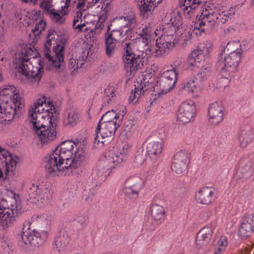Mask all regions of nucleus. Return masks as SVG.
<instances>
[{
    "label": "nucleus",
    "instance_id": "nucleus-11",
    "mask_svg": "<svg viewBox=\"0 0 254 254\" xmlns=\"http://www.w3.org/2000/svg\"><path fill=\"white\" fill-rule=\"evenodd\" d=\"M113 22L117 26L125 30V35L133 34L139 23L137 20L135 12L130 9L124 13L121 16L113 19Z\"/></svg>",
    "mask_w": 254,
    "mask_h": 254
},
{
    "label": "nucleus",
    "instance_id": "nucleus-10",
    "mask_svg": "<svg viewBox=\"0 0 254 254\" xmlns=\"http://www.w3.org/2000/svg\"><path fill=\"white\" fill-rule=\"evenodd\" d=\"M121 124V121L108 123L99 122L95 130L94 143L99 144L101 142L103 145H107L114 138L116 131Z\"/></svg>",
    "mask_w": 254,
    "mask_h": 254
},
{
    "label": "nucleus",
    "instance_id": "nucleus-4",
    "mask_svg": "<svg viewBox=\"0 0 254 254\" xmlns=\"http://www.w3.org/2000/svg\"><path fill=\"white\" fill-rule=\"evenodd\" d=\"M48 238V232L45 230H30L29 223L25 222L23 232L17 235L18 244L22 249H36L44 244Z\"/></svg>",
    "mask_w": 254,
    "mask_h": 254
},
{
    "label": "nucleus",
    "instance_id": "nucleus-24",
    "mask_svg": "<svg viewBox=\"0 0 254 254\" xmlns=\"http://www.w3.org/2000/svg\"><path fill=\"white\" fill-rule=\"evenodd\" d=\"M254 140V131L250 125L241 127L238 133V140L241 147L245 148Z\"/></svg>",
    "mask_w": 254,
    "mask_h": 254
},
{
    "label": "nucleus",
    "instance_id": "nucleus-1",
    "mask_svg": "<svg viewBox=\"0 0 254 254\" xmlns=\"http://www.w3.org/2000/svg\"><path fill=\"white\" fill-rule=\"evenodd\" d=\"M77 144L71 140L62 142L50 154L45 165V169L49 174L60 176L62 172V167L68 165L70 157L73 155L74 146Z\"/></svg>",
    "mask_w": 254,
    "mask_h": 254
},
{
    "label": "nucleus",
    "instance_id": "nucleus-13",
    "mask_svg": "<svg viewBox=\"0 0 254 254\" xmlns=\"http://www.w3.org/2000/svg\"><path fill=\"white\" fill-rule=\"evenodd\" d=\"M22 208L17 204H11L10 208H2L0 206V226L3 229L11 227L15 218L22 213Z\"/></svg>",
    "mask_w": 254,
    "mask_h": 254
},
{
    "label": "nucleus",
    "instance_id": "nucleus-6",
    "mask_svg": "<svg viewBox=\"0 0 254 254\" xmlns=\"http://www.w3.org/2000/svg\"><path fill=\"white\" fill-rule=\"evenodd\" d=\"M123 60L125 68L131 74H134L137 70L141 68L145 62L143 53L135 54L132 48V44L130 42L122 43Z\"/></svg>",
    "mask_w": 254,
    "mask_h": 254
},
{
    "label": "nucleus",
    "instance_id": "nucleus-14",
    "mask_svg": "<svg viewBox=\"0 0 254 254\" xmlns=\"http://www.w3.org/2000/svg\"><path fill=\"white\" fill-rule=\"evenodd\" d=\"M28 192L32 198L44 204H48L52 198V192L43 183L30 184Z\"/></svg>",
    "mask_w": 254,
    "mask_h": 254
},
{
    "label": "nucleus",
    "instance_id": "nucleus-55",
    "mask_svg": "<svg viewBox=\"0 0 254 254\" xmlns=\"http://www.w3.org/2000/svg\"><path fill=\"white\" fill-rule=\"evenodd\" d=\"M133 122L130 120V121H127V122H126L125 123V130H127V131H130V129L132 128V127L133 126Z\"/></svg>",
    "mask_w": 254,
    "mask_h": 254
},
{
    "label": "nucleus",
    "instance_id": "nucleus-5",
    "mask_svg": "<svg viewBox=\"0 0 254 254\" xmlns=\"http://www.w3.org/2000/svg\"><path fill=\"white\" fill-rule=\"evenodd\" d=\"M56 31L50 30L47 36L45 43L44 56L49 62H52L53 65L58 68V72H62L60 68L64 63V46L58 44L55 40Z\"/></svg>",
    "mask_w": 254,
    "mask_h": 254
},
{
    "label": "nucleus",
    "instance_id": "nucleus-48",
    "mask_svg": "<svg viewBox=\"0 0 254 254\" xmlns=\"http://www.w3.org/2000/svg\"><path fill=\"white\" fill-rule=\"evenodd\" d=\"M7 162L8 165L7 166L5 165L6 172L5 174L7 175L10 171H12L13 168H15L16 165V161L13 160L12 158L11 155L9 154L7 157Z\"/></svg>",
    "mask_w": 254,
    "mask_h": 254
},
{
    "label": "nucleus",
    "instance_id": "nucleus-60",
    "mask_svg": "<svg viewBox=\"0 0 254 254\" xmlns=\"http://www.w3.org/2000/svg\"><path fill=\"white\" fill-rule=\"evenodd\" d=\"M71 0H65L64 5V6H62L61 8H64V9H67L70 5Z\"/></svg>",
    "mask_w": 254,
    "mask_h": 254
},
{
    "label": "nucleus",
    "instance_id": "nucleus-9",
    "mask_svg": "<svg viewBox=\"0 0 254 254\" xmlns=\"http://www.w3.org/2000/svg\"><path fill=\"white\" fill-rule=\"evenodd\" d=\"M178 72L176 68H173L164 71L160 75L153 87L154 91L157 93L158 97L172 90L177 82Z\"/></svg>",
    "mask_w": 254,
    "mask_h": 254
},
{
    "label": "nucleus",
    "instance_id": "nucleus-36",
    "mask_svg": "<svg viewBox=\"0 0 254 254\" xmlns=\"http://www.w3.org/2000/svg\"><path fill=\"white\" fill-rule=\"evenodd\" d=\"M165 213V208L160 205L153 204L151 206V215L155 220H164L166 216Z\"/></svg>",
    "mask_w": 254,
    "mask_h": 254
},
{
    "label": "nucleus",
    "instance_id": "nucleus-37",
    "mask_svg": "<svg viewBox=\"0 0 254 254\" xmlns=\"http://www.w3.org/2000/svg\"><path fill=\"white\" fill-rule=\"evenodd\" d=\"M175 27L174 26H170L169 28V32L165 31L164 35H161L159 39L161 40L162 42L168 44L169 47L172 48L175 45Z\"/></svg>",
    "mask_w": 254,
    "mask_h": 254
},
{
    "label": "nucleus",
    "instance_id": "nucleus-53",
    "mask_svg": "<svg viewBox=\"0 0 254 254\" xmlns=\"http://www.w3.org/2000/svg\"><path fill=\"white\" fill-rule=\"evenodd\" d=\"M235 30L231 27H227L224 30V33L226 36L230 37L232 36L235 33Z\"/></svg>",
    "mask_w": 254,
    "mask_h": 254
},
{
    "label": "nucleus",
    "instance_id": "nucleus-47",
    "mask_svg": "<svg viewBox=\"0 0 254 254\" xmlns=\"http://www.w3.org/2000/svg\"><path fill=\"white\" fill-rule=\"evenodd\" d=\"M46 25V22L43 20H41L36 24L34 28L32 29V32L34 34L38 35L44 31Z\"/></svg>",
    "mask_w": 254,
    "mask_h": 254
},
{
    "label": "nucleus",
    "instance_id": "nucleus-25",
    "mask_svg": "<svg viewBox=\"0 0 254 254\" xmlns=\"http://www.w3.org/2000/svg\"><path fill=\"white\" fill-rule=\"evenodd\" d=\"M154 32L152 27L149 24H142L137 27L135 33L138 37L137 39H140L141 41L147 46L151 40V35Z\"/></svg>",
    "mask_w": 254,
    "mask_h": 254
},
{
    "label": "nucleus",
    "instance_id": "nucleus-54",
    "mask_svg": "<svg viewBox=\"0 0 254 254\" xmlns=\"http://www.w3.org/2000/svg\"><path fill=\"white\" fill-rule=\"evenodd\" d=\"M223 244H222V247ZM226 248H218L215 246H214V254H222L225 251Z\"/></svg>",
    "mask_w": 254,
    "mask_h": 254
},
{
    "label": "nucleus",
    "instance_id": "nucleus-41",
    "mask_svg": "<svg viewBox=\"0 0 254 254\" xmlns=\"http://www.w3.org/2000/svg\"><path fill=\"white\" fill-rule=\"evenodd\" d=\"M120 116L117 114L115 111L112 110L107 112L104 115H103L99 122L106 123L110 122L118 123V121H121L122 122L123 116H122L121 119H120Z\"/></svg>",
    "mask_w": 254,
    "mask_h": 254
},
{
    "label": "nucleus",
    "instance_id": "nucleus-32",
    "mask_svg": "<svg viewBox=\"0 0 254 254\" xmlns=\"http://www.w3.org/2000/svg\"><path fill=\"white\" fill-rule=\"evenodd\" d=\"M241 45L239 42L232 41L228 42L226 45L221 47V53L219 55H231L232 54H237L242 55V52L240 48Z\"/></svg>",
    "mask_w": 254,
    "mask_h": 254
},
{
    "label": "nucleus",
    "instance_id": "nucleus-59",
    "mask_svg": "<svg viewBox=\"0 0 254 254\" xmlns=\"http://www.w3.org/2000/svg\"><path fill=\"white\" fill-rule=\"evenodd\" d=\"M197 30L199 31V33L200 34L201 33H202V32H204V31H205V28H202V27L200 28V27H199V24H198V22L196 23V26L194 27V30Z\"/></svg>",
    "mask_w": 254,
    "mask_h": 254
},
{
    "label": "nucleus",
    "instance_id": "nucleus-2",
    "mask_svg": "<svg viewBox=\"0 0 254 254\" xmlns=\"http://www.w3.org/2000/svg\"><path fill=\"white\" fill-rule=\"evenodd\" d=\"M45 113L47 115L46 123L40 120L43 118V116L39 115L37 116L32 113L31 115L33 129L39 136L42 145L54 140L57 135V124L56 120L54 119V113L50 112L49 109H47Z\"/></svg>",
    "mask_w": 254,
    "mask_h": 254
},
{
    "label": "nucleus",
    "instance_id": "nucleus-27",
    "mask_svg": "<svg viewBox=\"0 0 254 254\" xmlns=\"http://www.w3.org/2000/svg\"><path fill=\"white\" fill-rule=\"evenodd\" d=\"M114 26H117V25L113 22V19L107 27V31L105 33V38L115 42H120V40L124 35H125V31L119 26L118 28H112Z\"/></svg>",
    "mask_w": 254,
    "mask_h": 254
},
{
    "label": "nucleus",
    "instance_id": "nucleus-50",
    "mask_svg": "<svg viewBox=\"0 0 254 254\" xmlns=\"http://www.w3.org/2000/svg\"><path fill=\"white\" fill-rule=\"evenodd\" d=\"M22 1L26 3L33 2L34 4H36L38 3L39 0H22ZM39 1H40L39 5L53 6V0H39Z\"/></svg>",
    "mask_w": 254,
    "mask_h": 254
},
{
    "label": "nucleus",
    "instance_id": "nucleus-56",
    "mask_svg": "<svg viewBox=\"0 0 254 254\" xmlns=\"http://www.w3.org/2000/svg\"><path fill=\"white\" fill-rule=\"evenodd\" d=\"M93 196H94V190L93 189H89V191L88 192V194H86V197L85 198L86 201H88L89 200H91Z\"/></svg>",
    "mask_w": 254,
    "mask_h": 254
},
{
    "label": "nucleus",
    "instance_id": "nucleus-42",
    "mask_svg": "<svg viewBox=\"0 0 254 254\" xmlns=\"http://www.w3.org/2000/svg\"><path fill=\"white\" fill-rule=\"evenodd\" d=\"M148 85L145 84V83L141 82L139 87H135L134 91L133 92L132 90L131 92V95L129 96V100H133L134 98L137 97L139 98L140 96L142 95H144L146 92L147 91L148 89Z\"/></svg>",
    "mask_w": 254,
    "mask_h": 254
},
{
    "label": "nucleus",
    "instance_id": "nucleus-28",
    "mask_svg": "<svg viewBox=\"0 0 254 254\" xmlns=\"http://www.w3.org/2000/svg\"><path fill=\"white\" fill-rule=\"evenodd\" d=\"M172 49L171 47H169V44L163 42L160 39H156V47L150 45L148 47L147 52L150 55L155 54V56L160 57L164 54L168 53L170 50ZM148 54V53H146Z\"/></svg>",
    "mask_w": 254,
    "mask_h": 254
},
{
    "label": "nucleus",
    "instance_id": "nucleus-63",
    "mask_svg": "<svg viewBox=\"0 0 254 254\" xmlns=\"http://www.w3.org/2000/svg\"><path fill=\"white\" fill-rule=\"evenodd\" d=\"M3 177V173L1 170V169H0V179H2Z\"/></svg>",
    "mask_w": 254,
    "mask_h": 254
},
{
    "label": "nucleus",
    "instance_id": "nucleus-44",
    "mask_svg": "<svg viewBox=\"0 0 254 254\" xmlns=\"http://www.w3.org/2000/svg\"><path fill=\"white\" fill-rule=\"evenodd\" d=\"M85 55L79 56L78 58L75 59L73 58L70 59L68 62V66L70 68L73 69L74 70H77L79 68L81 67L83 64L85 59L87 57H85Z\"/></svg>",
    "mask_w": 254,
    "mask_h": 254
},
{
    "label": "nucleus",
    "instance_id": "nucleus-12",
    "mask_svg": "<svg viewBox=\"0 0 254 254\" xmlns=\"http://www.w3.org/2000/svg\"><path fill=\"white\" fill-rule=\"evenodd\" d=\"M24 101L17 93L13 94V101H6L0 103V112L1 118L7 117L9 119L13 118L24 108Z\"/></svg>",
    "mask_w": 254,
    "mask_h": 254
},
{
    "label": "nucleus",
    "instance_id": "nucleus-3",
    "mask_svg": "<svg viewBox=\"0 0 254 254\" xmlns=\"http://www.w3.org/2000/svg\"><path fill=\"white\" fill-rule=\"evenodd\" d=\"M212 7L208 6L203 9L197 22L199 27L204 28L207 25L215 27L220 24H224L228 19H231L235 14L233 7L225 10V7L220 5Z\"/></svg>",
    "mask_w": 254,
    "mask_h": 254
},
{
    "label": "nucleus",
    "instance_id": "nucleus-58",
    "mask_svg": "<svg viewBox=\"0 0 254 254\" xmlns=\"http://www.w3.org/2000/svg\"><path fill=\"white\" fill-rule=\"evenodd\" d=\"M40 113L42 114V115H44L46 116V117L44 118H43V119H40V120L41 121H42V122H45L44 120H46V119H47V115H46V110H47V109H45V108H43V107L42 108H40Z\"/></svg>",
    "mask_w": 254,
    "mask_h": 254
},
{
    "label": "nucleus",
    "instance_id": "nucleus-18",
    "mask_svg": "<svg viewBox=\"0 0 254 254\" xmlns=\"http://www.w3.org/2000/svg\"><path fill=\"white\" fill-rule=\"evenodd\" d=\"M189 163V155L186 151H179L174 156L172 170L177 174H180L187 169Z\"/></svg>",
    "mask_w": 254,
    "mask_h": 254
},
{
    "label": "nucleus",
    "instance_id": "nucleus-22",
    "mask_svg": "<svg viewBox=\"0 0 254 254\" xmlns=\"http://www.w3.org/2000/svg\"><path fill=\"white\" fill-rule=\"evenodd\" d=\"M223 110L221 102H215L210 105L208 113L211 124L217 125L223 121Z\"/></svg>",
    "mask_w": 254,
    "mask_h": 254
},
{
    "label": "nucleus",
    "instance_id": "nucleus-7",
    "mask_svg": "<svg viewBox=\"0 0 254 254\" xmlns=\"http://www.w3.org/2000/svg\"><path fill=\"white\" fill-rule=\"evenodd\" d=\"M241 58L242 55L237 54L227 55L224 57L222 54L218 55L216 66L223 78L229 79L234 76Z\"/></svg>",
    "mask_w": 254,
    "mask_h": 254
},
{
    "label": "nucleus",
    "instance_id": "nucleus-17",
    "mask_svg": "<svg viewBox=\"0 0 254 254\" xmlns=\"http://www.w3.org/2000/svg\"><path fill=\"white\" fill-rule=\"evenodd\" d=\"M195 111V106L192 101L183 102L178 110L177 120L183 124L188 123L194 117Z\"/></svg>",
    "mask_w": 254,
    "mask_h": 254
},
{
    "label": "nucleus",
    "instance_id": "nucleus-15",
    "mask_svg": "<svg viewBox=\"0 0 254 254\" xmlns=\"http://www.w3.org/2000/svg\"><path fill=\"white\" fill-rule=\"evenodd\" d=\"M28 58H20V63L18 66V71L28 78H32L35 80H39L44 72L42 65L39 63V67H34L28 63Z\"/></svg>",
    "mask_w": 254,
    "mask_h": 254
},
{
    "label": "nucleus",
    "instance_id": "nucleus-34",
    "mask_svg": "<svg viewBox=\"0 0 254 254\" xmlns=\"http://www.w3.org/2000/svg\"><path fill=\"white\" fill-rule=\"evenodd\" d=\"M137 6L141 15L148 14L154 7L155 0H136Z\"/></svg>",
    "mask_w": 254,
    "mask_h": 254
},
{
    "label": "nucleus",
    "instance_id": "nucleus-57",
    "mask_svg": "<svg viewBox=\"0 0 254 254\" xmlns=\"http://www.w3.org/2000/svg\"><path fill=\"white\" fill-rule=\"evenodd\" d=\"M201 52V51H198L197 50H194L191 53L190 55H189V58H190L191 56L192 58H194V62H196L197 60V56H198Z\"/></svg>",
    "mask_w": 254,
    "mask_h": 254
},
{
    "label": "nucleus",
    "instance_id": "nucleus-61",
    "mask_svg": "<svg viewBox=\"0 0 254 254\" xmlns=\"http://www.w3.org/2000/svg\"><path fill=\"white\" fill-rule=\"evenodd\" d=\"M109 92H110V95H108L109 97H113L115 95L113 89L111 90H110V89H105V92L107 94H108Z\"/></svg>",
    "mask_w": 254,
    "mask_h": 254
},
{
    "label": "nucleus",
    "instance_id": "nucleus-8",
    "mask_svg": "<svg viewBox=\"0 0 254 254\" xmlns=\"http://www.w3.org/2000/svg\"><path fill=\"white\" fill-rule=\"evenodd\" d=\"M123 151L114 152L113 151H109L105 155V160L100 163V168L98 170V175L101 177L104 175V177L109 175L113 169L115 168L122 162L126 160L127 153V148L124 146Z\"/></svg>",
    "mask_w": 254,
    "mask_h": 254
},
{
    "label": "nucleus",
    "instance_id": "nucleus-43",
    "mask_svg": "<svg viewBox=\"0 0 254 254\" xmlns=\"http://www.w3.org/2000/svg\"><path fill=\"white\" fill-rule=\"evenodd\" d=\"M85 0H78V2L76 5V8L79 10L76 11L75 14L73 21V27H75L80 22L81 23L84 21L82 19V13L81 12V10L84 6Z\"/></svg>",
    "mask_w": 254,
    "mask_h": 254
},
{
    "label": "nucleus",
    "instance_id": "nucleus-16",
    "mask_svg": "<svg viewBox=\"0 0 254 254\" xmlns=\"http://www.w3.org/2000/svg\"><path fill=\"white\" fill-rule=\"evenodd\" d=\"M142 188V181L137 176H131L126 179L123 191L125 196L130 199H136Z\"/></svg>",
    "mask_w": 254,
    "mask_h": 254
},
{
    "label": "nucleus",
    "instance_id": "nucleus-26",
    "mask_svg": "<svg viewBox=\"0 0 254 254\" xmlns=\"http://www.w3.org/2000/svg\"><path fill=\"white\" fill-rule=\"evenodd\" d=\"M212 235V230L209 227H204L197 233L196 245L198 248H203L209 244Z\"/></svg>",
    "mask_w": 254,
    "mask_h": 254
},
{
    "label": "nucleus",
    "instance_id": "nucleus-29",
    "mask_svg": "<svg viewBox=\"0 0 254 254\" xmlns=\"http://www.w3.org/2000/svg\"><path fill=\"white\" fill-rule=\"evenodd\" d=\"M44 104H45V106L47 108V109H49L50 112L54 113H54L56 114V110H55L54 106L50 101H48V103H46L45 97H44L42 99H38L37 100L34 107L29 110V115L30 122L32 120V117L31 116L32 113L34 114V115L37 116H38L39 115H41V116H43V118L46 117L45 115H42L40 113V108H42Z\"/></svg>",
    "mask_w": 254,
    "mask_h": 254
},
{
    "label": "nucleus",
    "instance_id": "nucleus-31",
    "mask_svg": "<svg viewBox=\"0 0 254 254\" xmlns=\"http://www.w3.org/2000/svg\"><path fill=\"white\" fill-rule=\"evenodd\" d=\"M200 85L196 82L194 77L185 79L180 86V90L185 91L188 93L193 94L197 92L200 88Z\"/></svg>",
    "mask_w": 254,
    "mask_h": 254
},
{
    "label": "nucleus",
    "instance_id": "nucleus-52",
    "mask_svg": "<svg viewBox=\"0 0 254 254\" xmlns=\"http://www.w3.org/2000/svg\"><path fill=\"white\" fill-rule=\"evenodd\" d=\"M73 28L77 30L78 32H81L82 31L86 32L88 31V28L86 27L85 22H82L77 24Z\"/></svg>",
    "mask_w": 254,
    "mask_h": 254
},
{
    "label": "nucleus",
    "instance_id": "nucleus-20",
    "mask_svg": "<svg viewBox=\"0 0 254 254\" xmlns=\"http://www.w3.org/2000/svg\"><path fill=\"white\" fill-rule=\"evenodd\" d=\"M254 232V215H246L239 228L238 235L242 238L250 237Z\"/></svg>",
    "mask_w": 254,
    "mask_h": 254
},
{
    "label": "nucleus",
    "instance_id": "nucleus-35",
    "mask_svg": "<svg viewBox=\"0 0 254 254\" xmlns=\"http://www.w3.org/2000/svg\"><path fill=\"white\" fill-rule=\"evenodd\" d=\"M147 152L150 157H157L160 155L162 151V144L158 141L149 142L147 145Z\"/></svg>",
    "mask_w": 254,
    "mask_h": 254
},
{
    "label": "nucleus",
    "instance_id": "nucleus-51",
    "mask_svg": "<svg viewBox=\"0 0 254 254\" xmlns=\"http://www.w3.org/2000/svg\"><path fill=\"white\" fill-rule=\"evenodd\" d=\"M223 245V248H226L227 245V239L225 236H222L217 241L214 242V246H215L216 247H218V248H222V244Z\"/></svg>",
    "mask_w": 254,
    "mask_h": 254
},
{
    "label": "nucleus",
    "instance_id": "nucleus-49",
    "mask_svg": "<svg viewBox=\"0 0 254 254\" xmlns=\"http://www.w3.org/2000/svg\"><path fill=\"white\" fill-rule=\"evenodd\" d=\"M9 154L10 153L7 150L0 147V163L4 164V165L7 166L8 165L7 157L9 156Z\"/></svg>",
    "mask_w": 254,
    "mask_h": 254
},
{
    "label": "nucleus",
    "instance_id": "nucleus-38",
    "mask_svg": "<svg viewBox=\"0 0 254 254\" xmlns=\"http://www.w3.org/2000/svg\"><path fill=\"white\" fill-rule=\"evenodd\" d=\"M181 6H183V10L185 13L189 14L190 11L195 9L200 4V0H179Z\"/></svg>",
    "mask_w": 254,
    "mask_h": 254
},
{
    "label": "nucleus",
    "instance_id": "nucleus-19",
    "mask_svg": "<svg viewBox=\"0 0 254 254\" xmlns=\"http://www.w3.org/2000/svg\"><path fill=\"white\" fill-rule=\"evenodd\" d=\"M84 159L85 154L82 149L78 148L75 152L73 158L71 159V157H70V161L68 165H64L62 167L63 171L61 175H69V172H71L73 169H76L80 166Z\"/></svg>",
    "mask_w": 254,
    "mask_h": 254
},
{
    "label": "nucleus",
    "instance_id": "nucleus-62",
    "mask_svg": "<svg viewBox=\"0 0 254 254\" xmlns=\"http://www.w3.org/2000/svg\"><path fill=\"white\" fill-rule=\"evenodd\" d=\"M244 169L247 170V172H251V167L250 165H246L244 169H242V173H244Z\"/></svg>",
    "mask_w": 254,
    "mask_h": 254
},
{
    "label": "nucleus",
    "instance_id": "nucleus-45",
    "mask_svg": "<svg viewBox=\"0 0 254 254\" xmlns=\"http://www.w3.org/2000/svg\"><path fill=\"white\" fill-rule=\"evenodd\" d=\"M15 88L12 85H4L0 88V96H4L10 95L13 93L14 94L15 90Z\"/></svg>",
    "mask_w": 254,
    "mask_h": 254
},
{
    "label": "nucleus",
    "instance_id": "nucleus-30",
    "mask_svg": "<svg viewBox=\"0 0 254 254\" xmlns=\"http://www.w3.org/2000/svg\"><path fill=\"white\" fill-rule=\"evenodd\" d=\"M69 238L64 231H60L57 233L53 241V248L57 249L59 251L64 250L67 245Z\"/></svg>",
    "mask_w": 254,
    "mask_h": 254
},
{
    "label": "nucleus",
    "instance_id": "nucleus-33",
    "mask_svg": "<svg viewBox=\"0 0 254 254\" xmlns=\"http://www.w3.org/2000/svg\"><path fill=\"white\" fill-rule=\"evenodd\" d=\"M79 120L78 113L73 110H67L64 116L63 124L65 127H74Z\"/></svg>",
    "mask_w": 254,
    "mask_h": 254
},
{
    "label": "nucleus",
    "instance_id": "nucleus-23",
    "mask_svg": "<svg viewBox=\"0 0 254 254\" xmlns=\"http://www.w3.org/2000/svg\"><path fill=\"white\" fill-rule=\"evenodd\" d=\"M40 7L43 10L45 14L49 15L52 20L56 24H62L65 22L64 15L68 14V11L62 8V9L57 11L54 8H51L53 6H46V5H40Z\"/></svg>",
    "mask_w": 254,
    "mask_h": 254
},
{
    "label": "nucleus",
    "instance_id": "nucleus-46",
    "mask_svg": "<svg viewBox=\"0 0 254 254\" xmlns=\"http://www.w3.org/2000/svg\"><path fill=\"white\" fill-rule=\"evenodd\" d=\"M74 219L82 227L86 226L88 223V216L84 213H80L76 215Z\"/></svg>",
    "mask_w": 254,
    "mask_h": 254
},
{
    "label": "nucleus",
    "instance_id": "nucleus-39",
    "mask_svg": "<svg viewBox=\"0 0 254 254\" xmlns=\"http://www.w3.org/2000/svg\"><path fill=\"white\" fill-rule=\"evenodd\" d=\"M120 44V42L105 39L106 53L108 58L113 57L115 56Z\"/></svg>",
    "mask_w": 254,
    "mask_h": 254
},
{
    "label": "nucleus",
    "instance_id": "nucleus-40",
    "mask_svg": "<svg viewBox=\"0 0 254 254\" xmlns=\"http://www.w3.org/2000/svg\"><path fill=\"white\" fill-rule=\"evenodd\" d=\"M210 74V68L207 66H202L199 69L197 73L193 76L196 82L201 85L202 82L206 80Z\"/></svg>",
    "mask_w": 254,
    "mask_h": 254
},
{
    "label": "nucleus",
    "instance_id": "nucleus-64",
    "mask_svg": "<svg viewBox=\"0 0 254 254\" xmlns=\"http://www.w3.org/2000/svg\"><path fill=\"white\" fill-rule=\"evenodd\" d=\"M28 53L27 52H25V53L24 54L25 57L24 58H27V57L28 56Z\"/></svg>",
    "mask_w": 254,
    "mask_h": 254
},
{
    "label": "nucleus",
    "instance_id": "nucleus-21",
    "mask_svg": "<svg viewBox=\"0 0 254 254\" xmlns=\"http://www.w3.org/2000/svg\"><path fill=\"white\" fill-rule=\"evenodd\" d=\"M196 198L197 202L201 204H209L215 200V190L213 187H202L196 193Z\"/></svg>",
    "mask_w": 254,
    "mask_h": 254
}]
</instances>
